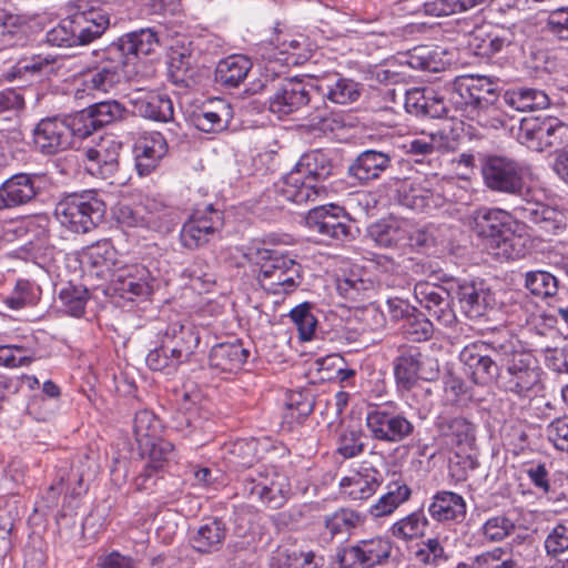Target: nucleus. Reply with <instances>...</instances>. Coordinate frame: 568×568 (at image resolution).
I'll return each instance as SVG.
<instances>
[{
	"instance_id": "50",
	"label": "nucleus",
	"mask_w": 568,
	"mask_h": 568,
	"mask_svg": "<svg viewBox=\"0 0 568 568\" xmlns=\"http://www.w3.org/2000/svg\"><path fill=\"white\" fill-rule=\"evenodd\" d=\"M488 0H432L423 4L425 14L434 17L450 16L467 11Z\"/></svg>"
},
{
	"instance_id": "29",
	"label": "nucleus",
	"mask_w": 568,
	"mask_h": 568,
	"mask_svg": "<svg viewBox=\"0 0 568 568\" xmlns=\"http://www.w3.org/2000/svg\"><path fill=\"white\" fill-rule=\"evenodd\" d=\"M130 102L139 115L160 122L173 120L174 108L169 95L138 90Z\"/></svg>"
},
{
	"instance_id": "13",
	"label": "nucleus",
	"mask_w": 568,
	"mask_h": 568,
	"mask_svg": "<svg viewBox=\"0 0 568 568\" xmlns=\"http://www.w3.org/2000/svg\"><path fill=\"white\" fill-rule=\"evenodd\" d=\"M185 120L205 133L221 132L227 128L231 108L223 101L205 103L202 99L186 102Z\"/></svg>"
},
{
	"instance_id": "51",
	"label": "nucleus",
	"mask_w": 568,
	"mask_h": 568,
	"mask_svg": "<svg viewBox=\"0 0 568 568\" xmlns=\"http://www.w3.org/2000/svg\"><path fill=\"white\" fill-rule=\"evenodd\" d=\"M516 530L515 523L505 514L489 517L481 526L480 532L489 542H500Z\"/></svg>"
},
{
	"instance_id": "25",
	"label": "nucleus",
	"mask_w": 568,
	"mask_h": 568,
	"mask_svg": "<svg viewBox=\"0 0 568 568\" xmlns=\"http://www.w3.org/2000/svg\"><path fill=\"white\" fill-rule=\"evenodd\" d=\"M435 428L447 445L471 448L476 442V425L462 415H439Z\"/></svg>"
},
{
	"instance_id": "59",
	"label": "nucleus",
	"mask_w": 568,
	"mask_h": 568,
	"mask_svg": "<svg viewBox=\"0 0 568 568\" xmlns=\"http://www.w3.org/2000/svg\"><path fill=\"white\" fill-rule=\"evenodd\" d=\"M404 334L413 342H424L432 338L434 326L423 314H410L403 324Z\"/></svg>"
},
{
	"instance_id": "54",
	"label": "nucleus",
	"mask_w": 568,
	"mask_h": 568,
	"mask_svg": "<svg viewBox=\"0 0 568 568\" xmlns=\"http://www.w3.org/2000/svg\"><path fill=\"white\" fill-rule=\"evenodd\" d=\"M364 433L361 428L347 427L338 438L337 453L344 458H354L365 449Z\"/></svg>"
},
{
	"instance_id": "5",
	"label": "nucleus",
	"mask_w": 568,
	"mask_h": 568,
	"mask_svg": "<svg viewBox=\"0 0 568 568\" xmlns=\"http://www.w3.org/2000/svg\"><path fill=\"white\" fill-rule=\"evenodd\" d=\"M133 433L141 456L149 458L141 476L150 478L153 473L163 468L169 456L173 454L174 446L160 439V422L149 409H142L135 414Z\"/></svg>"
},
{
	"instance_id": "53",
	"label": "nucleus",
	"mask_w": 568,
	"mask_h": 568,
	"mask_svg": "<svg viewBox=\"0 0 568 568\" xmlns=\"http://www.w3.org/2000/svg\"><path fill=\"white\" fill-rule=\"evenodd\" d=\"M311 308L312 304L304 302L290 312V317L295 324L302 341H311L317 325V320L311 313Z\"/></svg>"
},
{
	"instance_id": "62",
	"label": "nucleus",
	"mask_w": 568,
	"mask_h": 568,
	"mask_svg": "<svg viewBox=\"0 0 568 568\" xmlns=\"http://www.w3.org/2000/svg\"><path fill=\"white\" fill-rule=\"evenodd\" d=\"M90 109L94 113L95 122L100 128L122 119L125 112L124 106L115 100L92 104Z\"/></svg>"
},
{
	"instance_id": "55",
	"label": "nucleus",
	"mask_w": 568,
	"mask_h": 568,
	"mask_svg": "<svg viewBox=\"0 0 568 568\" xmlns=\"http://www.w3.org/2000/svg\"><path fill=\"white\" fill-rule=\"evenodd\" d=\"M286 408L285 418L288 422H301L313 412V396L308 392H291L287 396Z\"/></svg>"
},
{
	"instance_id": "60",
	"label": "nucleus",
	"mask_w": 568,
	"mask_h": 568,
	"mask_svg": "<svg viewBox=\"0 0 568 568\" xmlns=\"http://www.w3.org/2000/svg\"><path fill=\"white\" fill-rule=\"evenodd\" d=\"M359 516L349 509H341L326 517L325 527L332 536L348 534L357 526Z\"/></svg>"
},
{
	"instance_id": "6",
	"label": "nucleus",
	"mask_w": 568,
	"mask_h": 568,
	"mask_svg": "<svg viewBox=\"0 0 568 568\" xmlns=\"http://www.w3.org/2000/svg\"><path fill=\"white\" fill-rule=\"evenodd\" d=\"M529 190L511 209V215L521 221L535 235L550 240L567 226V216L561 211L528 197Z\"/></svg>"
},
{
	"instance_id": "31",
	"label": "nucleus",
	"mask_w": 568,
	"mask_h": 568,
	"mask_svg": "<svg viewBox=\"0 0 568 568\" xmlns=\"http://www.w3.org/2000/svg\"><path fill=\"white\" fill-rule=\"evenodd\" d=\"M423 354L416 346L400 345L394 359V376L399 388L410 389L419 378Z\"/></svg>"
},
{
	"instance_id": "22",
	"label": "nucleus",
	"mask_w": 568,
	"mask_h": 568,
	"mask_svg": "<svg viewBox=\"0 0 568 568\" xmlns=\"http://www.w3.org/2000/svg\"><path fill=\"white\" fill-rule=\"evenodd\" d=\"M37 179V175L18 173L6 180L0 185V211L19 207L33 201L39 194Z\"/></svg>"
},
{
	"instance_id": "23",
	"label": "nucleus",
	"mask_w": 568,
	"mask_h": 568,
	"mask_svg": "<svg viewBox=\"0 0 568 568\" xmlns=\"http://www.w3.org/2000/svg\"><path fill=\"white\" fill-rule=\"evenodd\" d=\"M244 490L251 498H255L266 506L276 509L286 501L290 487L286 479L282 476L268 477L260 475L258 478L246 477Z\"/></svg>"
},
{
	"instance_id": "61",
	"label": "nucleus",
	"mask_w": 568,
	"mask_h": 568,
	"mask_svg": "<svg viewBox=\"0 0 568 568\" xmlns=\"http://www.w3.org/2000/svg\"><path fill=\"white\" fill-rule=\"evenodd\" d=\"M45 41L50 45L71 48L79 45L73 32L71 18L63 19L58 26L47 32Z\"/></svg>"
},
{
	"instance_id": "7",
	"label": "nucleus",
	"mask_w": 568,
	"mask_h": 568,
	"mask_svg": "<svg viewBox=\"0 0 568 568\" xmlns=\"http://www.w3.org/2000/svg\"><path fill=\"white\" fill-rule=\"evenodd\" d=\"M508 343V336L495 337L488 341H477L466 345L459 358L471 373L476 384L487 385L498 382L501 372V356L497 354V344Z\"/></svg>"
},
{
	"instance_id": "44",
	"label": "nucleus",
	"mask_w": 568,
	"mask_h": 568,
	"mask_svg": "<svg viewBox=\"0 0 568 568\" xmlns=\"http://www.w3.org/2000/svg\"><path fill=\"white\" fill-rule=\"evenodd\" d=\"M84 155L88 160L87 171L92 175L112 179L119 169L118 155L110 153L103 145L85 149Z\"/></svg>"
},
{
	"instance_id": "1",
	"label": "nucleus",
	"mask_w": 568,
	"mask_h": 568,
	"mask_svg": "<svg viewBox=\"0 0 568 568\" xmlns=\"http://www.w3.org/2000/svg\"><path fill=\"white\" fill-rule=\"evenodd\" d=\"M312 108L308 113L310 124L321 131H333L336 121L331 118L325 105L317 103L316 87L314 83L300 78L283 80L270 98V111L281 115Z\"/></svg>"
},
{
	"instance_id": "2",
	"label": "nucleus",
	"mask_w": 568,
	"mask_h": 568,
	"mask_svg": "<svg viewBox=\"0 0 568 568\" xmlns=\"http://www.w3.org/2000/svg\"><path fill=\"white\" fill-rule=\"evenodd\" d=\"M495 348L503 365L498 387L519 398L528 397L540 382V368L535 357L513 336H508V343L497 344Z\"/></svg>"
},
{
	"instance_id": "8",
	"label": "nucleus",
	"mask_w": 568,
	"mask_h": 568,
	"mask_svg": "<svg viewBox=\"0 0 568 568\" xmlns=\"http://www.w3.org/2000/svg\"><path fill=\"white\" fill-rule=\"evenodd\" d=\"M485 185L493 192L523 196L528 191L524 166L516 160L503 156H487L481 164Z\"/></svg>"
},
{
	"instance_id": "35",
	"label": "nucleus",
	"mask_w": 568,
	"mask_h": 568,
	"mask_svg": "<svg viewBox=\"0 0 568 568\" xmlns=\"http://www.w3.org/2000/svg\"><path fill=\"white\" fill-rule=\"evenodd\" d=\"M125 63H118L106 59L105 49L102 50L101 60L98 65L85 73L84 85L94 92H110L120 82L119 70Z\"/></svg>"
},
{
	"instance_id": "30",
	"label": "nucleus",
	"mask_w": 568,
	"mask_h": 568,
	"mask_svg": "<svg viewBox=\"0 0 568 568\" xmlns=\"http://www.w3.org/2000/svg\"><path fill=\"white\" fill-rule=\"evenodd\" d=\"M278 193L286 201L303 204L315 202L326 194L324 185L313 184L294 168L278 185Z\"/></svg>"
},
{
	"instance_id": "63",
	"label": "nucleus",
	"mask_w": 568,
	"mask_h": 568,
	"mask_svg": "<svg viewBox=\"0 0 568 568\" xmlns=\"http://www.w3.org/2000/svg\"><path fill=\"white\" fill-rule=\"evenodd\" d=\"M548 440L557 450L568 453V416L555 418L546 428Z\"/></svg>"
},
{
	"instance_id": "20",
	"label": "nucleus",
	"mask_w": 568,
	"mask_h": 568,
	"mask_svg": "<svg viewBox=\"0 0 568 568\" xmlns=\"http://www.w3.org/2000/svg\"><path fill=\"white\" fill-rule=\"evenodd\" d=\"M315 87L317 102L322 104H325L323 99L335 104H348L357 101L361 95V84L339 73L324 75L316 81Z\"/></svg>"
},
{
	"instance_id": "57",
	"label": "nucleus",
	"mask_w": 568,
	"mask_h": 568,
	"mask_svg": "<svg viewBox=\"0 0 568 568\" xmlns=\"http://www.w3.org/2000/svg\"><path fill=\"white\" fill-rule=\"evenodd\" d=\"M496 255L506 260H518L526 254V245L520 235L515 234L509 227L506 233L494 244Z\"/></svg>"
},
{
	"instance_id": "39",
	"label": "nucleus",
	"mask_w": 568,
	"mask_h": 568,
	"mask_svg": "<svg viewBox=\"0 0 568 568\" xmlns=\"http://www.w3.org/2000/svg\"><path fill=\"white\" fill-rule=\"evenodd\" d=\"M144 267L126 266L113 274L114 290L124 298L133 300L150 293V285L143 278Z\"/></svg>"
},
{
	"instance_id": "11",
	"label": "nucleus",
	"mask_w": 568,
	"mask_h": 568,
	"mask_svg": "<svg viewBox=\"0 0 568 568\" xmlns=\"http://www.w3.org/2000/svg\"><path fill=\"white\" fill-rule=\"evenodd\" d=\"M392 550L393 542L388 538L373 537L338 550L336 559L341 568H374L386 565Z\"/></svg>"
},
{
	"instance_id": "42",
	"label": "nucleus",
	"mask_w": 568,
	"mask_h": 568,
	"mask_svg": "<svg viewBox=\"0 0 568 568\" xmlns=\"http://www.w3.org/2000/svg\"><path fill=\"white\" fill-rule=\"evenodd\" d=\"M503 100L506 105L519 112L541 110L550 104V100L545 91L527 87L507 90L504 93Z\"/></svg>"
},
{
	"instance_id": "17",
	"label": "nucleus",
	"mask_w": 568,
	"mask_h": 568,
	"mask_svg": "<svg viewBox=\"0 0 568 568\" xmlns=\"http://www.w3.org/2000/svg\"><path fill=\"white\" fill-rule=\"evenodd\" d=\"M447 199L443 193V183L436 178L415 180L404 191L400 203L416 212L428 213L444 206Z\"/></svg>"
},
{
	"instance_id": "4",
	"label": "nucleus",
	"mask_w": 568,
	"mask_h": 568,
	"mask_svg": "<svg viewBox=\"0 0 568 568\" xmlns=\"http://www.w3.org/2000/svg\"><path fill=\"white\" fill-rule=\"evenodd\" d=\"M105 203L95 192L72 193L62 197L55 205L58 222L73 233H89L104 219Z\"/></svg>"
},
{
	"instance_id": "26",
	"label": "nucleus",
	"mask_w": 568,
	"mask_h": 568,
	"mask_svg": "<svg viewBox=\"0 0 568 568\" xmlns=\"http://www.w3.org/2000/svg\"><path fill=\"white\" fill-rule=\"evenodd\" d=\"M135 168L140 176L149 175L168 153V143L160 132H151L138 139L133 148Z\"/></svg>"
},
{
	"instance_id": "14",
	"label": "nucleus",
	"mask_w": 568,
	"mask_h": 568,
	"mask_svg": "<svg viewBox=\"0 0 568 568\" xmlns=\"http://www.w3.org/2000/svg\"><path fill=\"white\" fill-rule=\"evenodd\" d=\"M158 44V36L152 29H141L124 34L106 47L105 57L110 61L128 64L140 55L151 54Z\"/></svg>"
},
{
	"instance_id": "48",
	"label": "nucleus",
	"mask_w": 568,
	"mask_h": 568,
	"mask_svg": "<svg viewBox=\"0 0 568 568\" xmlns=\"http://www.w3.org/2000/svg\"><path fill=\"white\" fill-rule=\"evenodd\" d=\"M227 459L237 467H251L257 460V442L251 439H237L225 446Z\"/></svg>"
},
{
	"instance_id": "19",
	"label": "nucleus",
	"mask_w": 568,
	"mask_h": 568,
	"mask_svg": "<svg viewBox=\"0 0 568 568\" xmlns=\"http://www.w3.org/2000/svg\"><path fill=\"white\" fill-rule=\"evenodd\" d=\"M33 144L47 155L68 149L71 140L67 124L55 116L42 119L33 129Z\"/></svg>"
},
{
	"instance_id": "40",
	"label": "nucleus",
	"mask_w": 568,
	"mask_h": 568,
	"mask_svg": "<svg viewBox=\"0 0 568 568\" xmlns=\"http://www.w3.org/2000/svg\"><path fill=\"white\" fill-rule=\"evenodd\" d=\"M225 536V524L219 518H209L190 536V542L199 552H211L222 547Z\"/></svg>"
},
{
	"instance_id": "41",
	"label": "nucleus",
	"mask_w": 568,
	"mask_h": 568,
	"mask_svg": "<svg viewBox=\"0 0 568 568\" xmlns=\"http://www.w3.org/2000/svg\"><path fill=\"white\" fill-rule=\"evenodd\" d=\"M252 62L244 55H231L221 60L214 72V80L222 87L236 88L247 77Z\"/></svg>"
},
{
	"instance_id": "28",
	"label": "nucleus",
	"mask_w": 568,
	"mask_h": 568,
	"mask_svg": "<svg viewBox=\"0 0 568 568\" xmlns=\"http://www.w3.org/2000/svg\"><path fill=\"white\" fill-rule=\"evenodd\" d=\"M509 214L500 209L480 207L473 212L471 227L474 232L489 240L490 247L508 231Z\"/></svg>"
},
{
	"instance_id": "3",
	"label": "nucleus",
	"mask_w": 568,
	"mask_h": 568,
	"mask_svg": "<svg viewBox=\"0 0 568 568\" xmlns=\"http://www.w3.org/2000/svg\"><path fill=\"white\" fill-rule=\"evenodd\" d=\"M246 256L260 266L257 281L268 293L287 294L302 282L301 265L278 250L252 247Z\"/></svg>"
},
{
	"instance_id": "33",
	"label": "nucleus",
	"mask_w": 568,
	"mask_h": 568,
	"mask_svg": "<svg viewBox=\"0 0 568 568\" xmlns=\"http://www.w3.org/2000/svg\"><path fill=\"white\" fill-rule=\"evenodd\" d=\"M382 484V475L377 469H366L344 477L339 483L341 493L354 501H363L372 497Z\"/></svg>"
},
{
	"instance_id": "43",
	"label": "nucleus",
	"mask_w": 568,
	"mask_h": 568,
	"mask_svg": "<svg viewBox=\"0 0 568 568\" xmlns=\"http://www.w3.org/2000/svg\"><path fill=\"white\" fill-rule=\"evenodd\" d=\"M410 494V488L405 483L392 481L387 485V491L369 507V514L376 518L388 516L408 500Z\"/></svg>"
},
{
	"instance_id": "18",
	"label": "nucleus",
	"mask_w": 568,
	"mask_h": 568,
	"mask_svg": "<svg viewBox=\"0 0 568 568\" xmlns=\"http://www.w3.org/2000/svg\"><path fill=\"white\" fill-rule=\"evenodd\" d=\"M456 294L462 311L470 320H479L496 305L495 294L484 281L463 282Z\"/></svg>"
},
{
	"instance_id": "15",
	"label": "nucleus",
	"mask_w": 568,
	"mask_h": 568,
	"mask_svg": "<svg viewBox=\"0 0 568 568\" xmlns=\"http://www.w3.org/2000/svg\"><path fill=\"white\" fill-rule=\"evenodd\" d=\"M342 211L337 206L331 209L316 206L308 211L305 223L312 232L321 235L323 240L347 241L352 237V226L345 215L337 213Z\"/></svg>"
},
{
	"instance_id": "64",
	"label": "nucleus",
	"mask_w": 568,
	"mask_h": 568,
	"mask_svg": "<svg viewBox=\"0 0 568 568\" xmlns=\"http://www.w3.org/2000/svg\"><path fill=\"white\" fill-rule=\"evenodd\" d=\"M415 559L424 565H438L446 559L445 550L438 538H429L423 541L415 551Z\"/></svg>"
},
{
	"instance_id": "27",
	"label": "nucleus",
	"mask_w": 568,
	"mask_h": 568,
	"mask_svg": "<svg viewBox=\"0 0 568 568\" xmlns=\"http://www.w3.org/2000/svg\"><path fill=\"white\" fill-rule=\"evenodd\" d=\"M79 45H87L99 39L109 28V14L102 9L91 8L70 16Z\"/></svg>"
},
{
	"instance_id": "37",
	"label": "nucleus",
	"mask_w": 568,
	"mask_h": 568,
	"mask_svg": "<svg viewBox=\"0 0 568 568\" xmlns=\"http://www.w3.org/2000/svg\"><path fill=\"white\" fill-rule=\"evenodd\" d=\"M304 178L313 184L323 185L333 173V162L322 150H312L304 153L294 166Z\"/></svg>"
},
{
	"instance_id": "34",
	"label": "nucleus",
	"mask_w": 568,
	"mask_h": 568,
	"mask_svg": "<svg viewBox=\"0 0 568 568\" xmlns=\"http://www.w3.org/2000/svg\"><path fill=\"white\" fill-rule=\"evenodd\" d=\"M406 63L415 70L439 72L452 63V57L440 47L418 45L407 52Z\"/></svg>"
},
{
	"instance_id": "21",
	"label": "nucleus",
	"mask_w": 568,
	"mask_h": 568,
	"mask_svg": "<svg viewBox=\"0 0 568 568\" xmlns=\"http://www.w3.org/2000/svg\"><path fill=\"white\" fill-rule=\"evenodd\" d=\"M394 155L389 152L368 149L361 152L347 169V175L361 184L377 180L392 166Z\"/></svg>"
},
{
	"instance_id": "47",
	"label": "nucleus",
	"mask_w": 568,
	"mask_h": 568,
	"mask_svg": "<svg viewBox=\"0 0 568 568\" xmlns=\"http://www.w3.org/2000/svg\"><path fill=\"white\" fill-rule=\"evenodd\" d=\"M471 84V90L477 100V109L481 112L488 111L499 100V92L494 83L493 78L485 75H468Z\"/></svg>"
},
{
	"instance_id": "52",
	"label": "nucleus",
	"mask_w": 568,
	"mask_h": 568,
	"mask_svg": "<svg viewBox=\"0 0 568 568\" xmlns=\"http://www.w3.org/2000/svg\"><path fill=\"white\" fill-rule=\"evenodd\" d=\"M63 122L68 126L70 138L72 135L87 138L100 129L98 122H95L94 113L91 111L90 106L67 116L63 119Z\"/></svg>"
},
{
	"instance_id": "12",
	"label": "nucleus",
	"mask_w": 568,
	"mask_h": 568,
	"mask_svg": "<svg viewBox=\"0 0 568 568\" xmlns=\"http://www.w3.org/2000/svg\"><path fill=\"white\" fill-rule=\"evenodd\" d=\"M223 225L222 213L211 203L197 204L191 210L189 220L180 231V241L185 247L196 248L209 241V235Z\"/></svg>"
},
{
	"instance_id": "45",
	"label": "nucleus",
	"mask_w": 568,
	"mask_h": 568,
	"mask_svg": "<svg viewBox=\"0 0 568 568\" xmlns=\"http://www.w3.org/2000/svg\"><path fill=\"white\" fill-rule=\"evenodd\" d=\"M475 99L469 77L456 78L449 100L456 109L463 111L465 116L471 120L479 118L483 113L480 109H477V100Z\"/></svg>"
},
{
	"instance_id": "36",
	"label": "nucleus",
	"mask_w": 568,
	"mask_h": 568,
	"mask_svg": "<svg viewBox=\"0 0 568 568\" xmlns=\"http://www.w3.org/2000/svg\"><path fill=\"white\" fill-rule=\"evenodd\" d=\"M466 509V503L460 495L443 490L434 495L428 513L437 521H462Z\"/></svg>"
},
{
	"instance_id": "56",
	"label": "nucleus",
	"mask_w": 568,
	"mask_h": 568,
	"mask_svg": "<svg viewBox=\"0 0 568 568\" xmlns=\"http://www.w3.org/2000/svg\"><path fill=\"white\" fill-rule=\"evenodd\" d=\"M59 298L65 313L79 317L84 313L88 302V290L81 286L70 285L61 290Z\"/></svg>"
},
{
	"instance_id": "16",
	"label": "nucleus",
	"mask_w": 568,
	"mask_h": 568,
	"mask_svg": "<svg viewBox=\"0 0 568 568\" xmlns=\"http://www.w3.org/2000/svg\"><path fill=\"white\" fill-rule=\"evenodd\" d=\"M414 295L418 303L444 326L456 323V314L453 310L450 293L443 286L427 282H418L414 287Z\"/></svg>"
},
{
	"instance_id": "58",
	"label": "nucleus",
	"mask_w": 568,
	"mask_h": 568,
	"mask_svg": "<svg viewBox=\"0 0 568 568\" xmlns=\"http://www.w3.org/2000/svg\"><path fill=\"white\" fill-rule=\"evenodd\" d=\"M34 359V352L24 346L0 345V366L8 368L29 366Z\"/></svg>"
},
{
	"instance_id": "38",
	"label": "nucleus",
	"mask_w": 568,
	"mask_h": 568,
	"mask_svg": "<svg viewBox=\"0 0 568 568\" xmlns=\"http://www.w3.org/2000/svg\"><path fill=\"white\" fill-rule=\"evenodd\" d=\"M248 355L250 351L240 343H221L210 352V366L222 372H237L243 367Z\"/></svg>"
},
{
	"instance_id": "46",
	"label": "nucleus",
	"mask_w": 568,
	"mask_h": 568,
	"mask_svg": "<svg viewBox=\"0 0 568 568\" xmlns=\"http://www.w3.org/2000/svg\"><path fill=\"white\" fill-rule=\"evenodd\" d=\"M428 526V519L423 511H414L397 520L392 527V536L402 540L422 537Z\"/></svg>"
},
{
	"instance_id": "49",
	"label": "nucleus",
	"mask_w": 568,
	"mask_h": 568,
	"mask_svg": "<svg viewBox=\"0 0 568 568\" xmlns=\"http://www.w3.org/2000/svg\"><path fill=\"white\" fill-rule=\"evenodd\" d=\"M558 278L546 271H530L525 275V287L535 296L546 298L558 291Z\"/></svg>"
},
{
	"instance_id": "10",
	"label": "nucleus",
	"mask_w": 568,
	"mask_h": 568,
	"mask_svg": "<svg viewBox=\"0 0 568 568\" xmlns=\"http://www.w3.org/2000/svg\"><path fill=\"white\" fill-rule=\"evenodd\" d=\"M365 424L373 439L390 445L408 439L415 432L413 422L389 406L371 409Z\"/></svg>"
},
{
	"instance_id": "24",
	"label": "nucleus",
	"mask_w": 568,
	"mask_h": 568,
	"mask_svg": "<svg viewBox=\"0 0 568 568\" xmlns=\"http://www.w3.org/2000/svg\"><path fill=\"white\" fill-rule=\"evenodd\" d=\"M515 34L510 29L487 24L477 28L469 40L474 53L481 58H490L513 44Z\"/></svg>"
},
{
	"instance_id": "32",
	"label": "nucleus",
	"mask_w": 568,
	"mask_h": 568,
	"mask_svg": "<svg viewBox=\"0 0 568 568\" xmlns=\"http://www.w3.org/2000/svg\"><path fill=\"white\" fill-rule=\"evenodd\" d=\"M336 290L354 307L371 300L375 292V282L359 271H349L343 277L337 278Z\"/></svg>"
},
{
	"instance_id": "9",
	"label": "nucleus",
	"mask_w": 568,
	"mask_h": 568,
	"mask_svg": "<svg viewBox=\"0 0 568 568\" xmlns=\"http://www.w3.org/2000/svg\"><path fill=\"white\" fill-rule=\"evenodd\" d=\"M517 140L528 149L542 152L568 142V125L552 116L524 118L520 120Z\"/></svg>"
}]
</instances>
